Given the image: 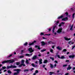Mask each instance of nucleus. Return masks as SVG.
I'll return each instance as SVG.
<instances>
[{
  "label": "nucleus",
  "instance_id": "f257e3e1",
  "mask_svg": "<svg viewBox=\"0 0 75 75\" xmlns=\"http://www.w3.org/2000/svg\"><path fill=\"white\" fill-rule=\"evenodd\" d=\"M54 23H55V24H54L55 26H54V27L53 28V30H52V33H54V30H55V28H57V25H58V23H59V21H54Z\"/></svg>",
  "mask_w": 75,
  "mask_h": 75
},
{
  "label": "nucleus",
  "instance_id": "f03ea898",
  "mask_svg": "<svg viewBox=\"0 0 75 75\" xmlns=\"http://www.w3.org/2000/svg\"><path fill=\"white\" fill-rule=\"evenodd\" d=\"M15 61L14 60H7L3 61L2 62V64H4V63H7L8 62L9 63H13Z\"/></svg>",
  "mask_w": 75,
  "mask_h": 75
},
{
  "label": "nucleus",
  "instance_id": "7ed1b4c3",
  "mask_svg": "<svg viewBox=\"0 0 75 75\" xmlns=\"http://www.w3.org/2000/svg\"><path fill=\"white\" fill-rule=\"evenodd\" d=\"M14 71H17L16 72H15L14 73V75H17V74H19V72L21 71V70L20 69H15L13 70Z\"/></svg>",
  "mask_w": 75,
  "mask_h": 75
},
{
  "label": "nucleus",
  "instance_id": "20e7f679",
  "mask_svg": "<svg viewBox=\"0 0 75 75\" xmlns=\"http://www.w3.org/2000/svg\"><path fill=\"white\" fill-rule=\"evenodd\" d=\"M16 67H16V66H13L12 65H11L10 66H8L7 67V68H8V69L9 68H16Z\"/></svg>",
  "mask_w": 75,
  "mask_h": 75
},
{
  "label": "nucleus",
  "instance_id": "39448f33",
  "mask_svg": "<svg viewBox=\"0 0 75 75\" xmlns=\"http://www.w3.org/2000/svg\"><path fill=\"white\" fill-rule=\"evenodd\" d=\"M62 28H59L58 30L57 31V33H59V34H60L62 33Z\"/></svg>",
  "mask_w": 75,
  "mask_h": 75
},
{
  "label": "nucleus",
  "instance_id": "423d86ee",
  "mask_svg": "<svg viewBox=\"0 0 75 75\" xmlns=\"http://www.w3.org/2000/svg\"><path fill=\"white\" fill-rule=\"evenodd\" d=\"M42 44V46H43V45H46L47 44V42H45L44 41H42L41 42Z\"/></svg>",
  "mask_w": 75,
  "mask_h": 75
},
{
  "label": "nucleus",
  "instance_id": "0eeeda50",
  "mask_svg": "<svg viewBox=\"0 0 75 75\" xmlns=\"http://www.w3.org/2000/svg\"><path fill=\"white\" fill-rule=\"evenodd\" d=\"M28 50L30 53L31 52H33L34 51V50H33L32 47L28 49Z\"/></svg>",
  "mask_w": 75,
  "mask_h": 75
},
{
  "label": "nucleus",
  "instance_id": "6e6552de",
  "mask_svg": "<svg viewBox=\"0 0 75 75\" xmlns=\"http://www.w3.org/2000/svg\"><path fill=\"white\" fill-rule=\"evenodd\" d=\"M35 42H36V41L34 40L33 41V42L32 43H29V45H33V44H34V43H35Z\"/></svg>",
  "mask_w": 75,
  "mask_h": 75
},
{
  "label": "nucleus",
  "instance_id": "1a4fd4ad",
  "mask_svg": "<svg viewBox=\"0 0 75 75\" xmlns=\"http://www.w3.org/2000/svg\"><path fill=\"white\" fill-rule=\"evenodd\" d=\"M68 17H66L65 18H63L62 19V21H67V20H68Z\"/></svg>",
  "mask_w": 75,
  "mask_h": 75
},
{
  "label": "nucleus",
  "instance_id": "9d476101",
  "mask_svg": "<svg viewBox=\"0 0 75 75\" xmlns=\"http://www.w3.org/2000/svg\"><path fill=\"white\" fill-rule=\"evenodd\" d=\"M64 40H67V41H68L69 40H71V38H69L68 39V38H67V37H64Z\"/></svg>",
  "mask_w": 75,
  "mask_h": 75
},
{
  "label": "nucleus",
  "instance_id": "9b49d317",
  "mask_svg": "<svg viewBox=\"0 0 75 75\" xmlns=\"http://www.w3.org/2000/svg\"><path fill=\"white\" fill-rule=\"evenodd\" d=\"M57 48L58 49V50H60L61 51V50H62V47H60L59 46H58L57 47Z\"/></svg>",
  "mask_w": 75,
  "mask_h": 75
},
{
  "label": "nucleus",
  "instance_id": "f8f14e48",
  "mask_svg": "<svg viewBox=\"0 0 75 75\" xmlns=\"http://www.w3.org/2000/svg\"><path fill=\"white\" fill-rule=\"evenodd\" d=\"M70 65H69V67L67 68V71H68V70H70L72 68V67H70Z\"/></svg>",
  "mask_w": 75,
  "mask_h": 75
},
{
  "label": "nucleus",
  "instance_id": "ddd939ff",
  "mask_svg": "<svg viewBox=\"0 0 75 75\" xmlns=\"http://www.w3.org/2000/svg\"><path fill=\"white\" fill-rule=\"evenodd\" d=\"M37 58V56H34L32 58V59L34 60V59H35Z\"/></svg>",
  "mask_w": 75,
  "mask_h": 75
},
{
  "label": "nucleus",
  "instance_id": "4468645a",
  "mask_svg": "<svg viewBox=\"0 0 75 75\" xmlns=\"http://www.w3.org/2000/svg\"><path fill=\"white\" fill-rule=\"evenodd\" d=\"M33 54V53H31V54H30V55L28 54H26L25 55H26V56H28V57H30V56H31V55H32Z\"/></svg>",
  "mask_w": 75,
  "mask_h": 75
},
{
  "label": "nucleus",
  "instance_id": "2eb2a0df",
  "mask_svg": "<svg viewBox=\"0 0 75 75\" xmlns=\"http://www.w3.org/2000/svg\"><path fill=\"white\" fill-rule=\"evenodd\" d=\"M63 24H64V23L61 22L60 23L59 25V26L61 27L62 25H63Z\"/></svg>",
  "mask_w": 75,
  "mask_h": 75
},
{
  "label": "nucleus",
  "instance_id": "dca6fc26",
  "mask_svg": "<svg viewBox=\"0 0 75 75\" xmlns=\"http://www.w3.org/2000/svg\"><path fill=\"white\" fill-rule=\"evenodd\" d=\"M49 74H50V75H52V74H55V73L54 72H49Z\"/></svg>",
  "mask_w": 75,
  "mask_h": 75
},
{
  "label": "nucleus",
  "instance_id": "f3484780",
  "mask_svg": "<svg viewBox=\"0 0 75 75\" xmlns=\"http://www.w3.org/2000/svg\"><path fill=\"white\" fill-rule=\"evenodd\" d=\"M25 62L27 64H29V60L28 59H26Z\"/></svg>",
  "mask_w": 75,
  "mask_h": 75
},
{
  "label": "nucleus",
  "instance_id": "a211bd4d",
  "mask_svg": "<svg viewBox=\"0 0 75 75\" xmlns=\"http://www.w3.org/2000/svg\"><path fill=\"white\" fill-rule=\"evenodd\" d=\"M25 61L24 60H22L21 61V64L23 65L24 64V63Z\"/></svg>",
  "mask_w": 75,
  "mask_h": 75
},
{
  "label": "nucleus",
  "instance_id": "6ab92c4d",
  "mask_svg": "<svg viewBox=\"0 0 75 75\" xmlns=\"http://www.w3.org/2000/svg\"><path fill=\"white\" fill-rule=\"evenodd\" d=\"M39 64H42V59H39Z\"/></svg>",
  "mask_w": 75,
  "mask_h": 75
},
{
  "label": "nucleus",
  "instance_id": "aec40b11",
  "mask_svg": "<svg viewBox=\"0 0 75 75\" xmlns=\"http://www.w3.org/2000/svg\"><path fill=\"white\" fill-rule=\"evenodd\" d=\"M74 57H75V55H70L69 56V58H74Z\"/></svg>",
  "mask_w": 75,
  "mask_h": 75
},
{
  "label": "nucleus",
  "instance_id": "412c9836",
  "mask_svg": "<svg viewBox=\"0 0 75 75\" xmlns=\"http://www.w3.org/2000/svg\"><path fill=\"white\" fill-rule=\"evenodd\" d=\"M37 47H38V50H40V46H38L37 45H36L35 46V48H37Z\"/></svg>",
  "mask_w": 75,
  "mask_h": 75
},
{
  "label": "nucleus",
  "instance_id": "4be33fe9",
  "mask_svg": "<svg viewBox=\"0 0 75 75\" xmlns=\"http://www.w3.org/2000/svg\"><path fill=\"white\" fill-rule=\"evenodd\" d=\"M31 65L33 67H37V65H35L34 64H31Z\"/></svg>",
  "mask_w": 75,
  "mask_h": 75
},
{
  "label": "nucleus",
  "instance_id": "5701e85b",
  "mask_svg": "<svg viewBox=\"0 0 75 75\" xmlns=\"http://www.w3.org/2000/svg\"><path fill=\"white\" fill-rule=\"evenodd\" d=\"M63 16H59V17H58L57 18L58 19H59V18H62V17H63Z\"/></svg>",
  "mask_w": 75,
  "mask_h": 75
},
{
  "label": "nucleus",
  "instance_id": "b1692460",
  "mask_svg": "<svg viewBox=\"0 0 75 75\" xmlns=\"http://www.w3.org/2000/svg\"><path fill=\"white\" fill-rule=\"evenodd\" d=\"M47 62H48V61H47V60H45L44 61L43 63H44V64H45V63H47Z\"/></svg>",
  "mask_w": 75,
  "mask_h": 75
},
{
  "label": "nucleus",
  "instance_id": "393cba45",
  "mask_svg": "<svg viewBox=\"0 0 75 75\" xmlns=\"http://www.w3.org/2000/svg\"><path fill=\"white\" fill-rule=\"evenodd\" d=\"M69 44H70V45H71V44H74V42H69Z\"/></svg>",
  "mask_w": 75,
  "mask_h": 75
},
{
  "label": "nucleus",
  "instance_id": "a878e982",
  "mask_svg": "<svg viewBox=\"0 0 75 75\" xmlns=\"http://www.w3.org/2000/svg\"><path fill=\"white\" fill-rule=\"evenodd\" d=\"M74 25H72V26H71V28H70V30H72V28L73 27V26Z\"/></svg>",
  "mask_w": 75,
  "mask_h": 75
},
{
  "label": "nucleus",
  "instance_id": "bb28decb",
  "mask_svg": "<svg viewBox=\"0 0 75 75\" xmlns=\"http://www.w3.org/2000/svg\"><path fill=\"white\" fill-rule=\"evenodd\" d=\"M61 59H64L65 58V57H64V56H62L60 58Z\"/></svg>",
  "mask_w": 75,
  "mask_h": 75
},
{
  "label": "nucleus",
  "instance_id": "cd10ccee",
  "mask_svg": "<svg viewBox=\"0 0 75 75\" xmlns=\"http://www.w3.org/2000/svg\"><path fill=\"white\" fill-rule=\"evenodd\" d=\"M50 65L51 68H53L54 67L53 66V65H52V64H50Z\"/></svg>",
  "mask_w": 75,
  "mask_h": 75
},
{
  "label": "nucleus",
  "instance_id": "c85d7f7f",
  "mask_svg": "<svg viewBox=\"0 0 75 75\" xmlns=\"http://www.w3.org/2000/svg\"><path fill=\"white\" fill-rule=\"evenodd\" d=\"M50 51L52 53H53V50L52 49H50Z\"/></svg>",
  "mask_w": 75,
  "mask_h": 75
},
{
  "label": "nucleus",
  "instance_id": "c756f323",
  "mask_svg": "<svg viewBox=\"0 0 75 75\" xmlns=\"http://www.w3.org/2000/svg\"><path fill=\"white\" fill-rule=\"evenodd\" d=\"M2 69H6V67H2Z\"/></svg>",
  "mask_w": 75,
  "mask_h": 75
},
{
  "label": "nucleus",
  "instance_id": "7c9ffc66",
  "mask_svg": "<svg viewBox=\"0 0 75 75\" xmlns=\"http://www.w3.org/2000/svg\"><path fill=\"white\" fill-rule=\"evenodd\" d=\"M46 51V49H44V50H41V52H44V51Z\"/></svg>",
  "mask_w": 75,
  "mask_h": 75
},
{
  "label": "nucleus",
  "instance_id": "2f4dec72",
  "mask_svg": "<svg viewBox=\"0 0 75 75\" xmlns=\"http://www.w3.org/2000/svg\"><path fill=\"white\" fill-rule=\"evenodd\" d=\"M19 58H24V56H20Z\"/></svg>",
  "mask_w": 75,
  "mask_h": 75
},
{
  "label": "nucleus",
  "instance_id": "473e14b6",
  "mask_svg": "<svg viewBox=\"0 0 75 75\" xmlns=\"http://www.w3.org/2000/svg\"><path fill=\"white\" fill-rule=\"evenodd\" d=\"M50 59H52V61H54V57H50Z\"/></svg>",
  "mask_w": 75,
  "mask_h": 75
},
{
  "label": "nucleus",
  "instance_id": "72a5a7b5",
  "mask_svg": "<svg viewBox=\"0 0 75 75\" xmlns=\"http://www.w3.org/2000/svg\"><path fill=\"white\" fill-rule=\"evenodd\" d=\"M38 70H36L35 71V73L38 74Z\"/></svg>",
  "mask_w": 75,
  "mask_h": 75
},
{
  "label": "nucleus",
  "instance_id": "f704fd0d",
  "mask_svg": "<svg viewBox=\"0 0 75 75\" xmlns=\"http://www.w3.org/2000/svg\"><path fill=\"white\" fill-rule=\"evenodd\" d=\"M52 27L48 29V30L49 31H50L51 30V29H52Z\"/></svg>",
  "mask_w": 75,
  "mask_h": 75
},
{
  "label": "nucleus",
  "instance_id": "c9c22d12",
  "mask_svg": "<svg viewBox=\"0 0 75 75\" xmlns=\"http://www.w3.org/2000/svg\"><path fill=\"white\" fill-rule=\"evenodd\" d=\"M8 74H11V72L10 70H8Z\"/></svg>",
  "mask_w": 75,
  "mask_h": 75
},
{
  "label": "nucleus",
  "instance_id": "e433bc0d",
  "mask_svg": "<svg viewBox=\"0 0 75 75\" xmlns=\"http://www.w3.org/2000/svg\"><path fill=\"white\" fill-rule=\"evenodd\" d=\"M16 64L17 65H18L20 64V62H17L16 63Z\"/></svg>",
  "mask_w": 75,
  "mask_h": 75
},
{
  "label": "nucleus",
  "instance_id": "4c0bfd02",
  "mask_svg": "<svg viewBox=\"0 0 75 75\" xmlns=\"http://www.w3.org/2000/svg\"><path fill=\"white\" fill-rule=\"evenodd\" d=\"M68 12H66L65 13V14H64V16L66 15V16H68Z\"/></svg>",
  "mask_w": 75,
  "mask_h": 75
},
{
  "label": "nucleus",
  "instance_id": "58836bf2",
  "mask_svg": "<svg viewBox=\"0 0 75 75\" xmlns=\"http://www.w3.org/2000/svg\"><path fill=\"white\" fill-rule=\"evenodd\" d=\"M67 64H64V65H63V67H67Z\"/></svg>",
  "mask_w": 75,
  "mask_h": 75
},
{
  "label": "nucleus",
  "instance_id": "ea45409f",
  "mask_svg": "<svg viewBox=\"0 0 75 75\" xmlns=\"http://www.w3.org/2000/svg\"><path fill=\"white\" fill-rule=\"evenodd\" d=\"M24 45L25 46V45H27V42H26L24 44Z\"/></svg>",
  "mask_w": 75,
  "mask_h": 75
},
{
  "label": "nucleus",
  "instance_id": "a19ab883",
  "mask_svg": "<svg viewBox=\"0 0 75 75\" xmlns=\"http://www.w3.org/2000/svg\"><path fill=\"white\" fill-rule=\"evenodd\" d=\"M11 56H12V54H10V55L9 56H8L7 58H10V57H11Z\"/></svg>",
  "mask_w": 75,
  "mask_h": 75
},
{
  "label": "nucleus",
  "instance_id": "79ce46f5",
  "mask_svg": "<svg viewBox=\"0 0 75 75\" xmlns=\"http://www.w3.org/2000/svg\"><path fill=\"white\" fill-rule=\"evenodd\" d=\"M74 16H75V13H73L72 14V17H73V18H74Z\"/></svg>",
  "mask_w": 75,
  "mask_h": 75
},
{
  "label": "nucleus",
  "instance_id": "37998d69",
  "mask_svg": "<svg viewBox=\"0 0 75 75\" xmlns=\"http://www.w3.org/2000/svg\"><path fill=\"white\" fill-rule=\"evenodd\" d=\"M63 52H66L67 51V50L66 49H64L63 50Z\"/></svg>",
  "mask_w": 75,
  "mask_h": 75
},
{
  "label": "nucleus",
  "instance_id": "c03bdc74",
  "mask_svg": "<svg viewBox=\"0 0 75 75\" xmlns=\"http://www.w3.org/2000/svg\"><path fill=\"white\" fill-rule=\"evenodd\" d=\"M51 34H45V35H47L48 36H49V35H50Z\"/></svg>",
  "mask_w": 75,
  "mask_h": 75
},
{
  "label": "nucleus",
  "instance_id": "a18cd8bd",
  "mask_svg": "<svg viewBox=\"0 0 75 75\" xmlns=\"http://www.w3.org/2000/svg\"><path fill=\"white\" fill-rule=\"evenodd\" d=\"M27 71H28V70H27V69H26V70H24V72H27Z\"/></svg>",
  "mask_w": 75,
  "mask_h": 75
},
{
  "label": "nucleus",
  "instance_id": "49530a36",
  "mask_svg": "<svg viewBox=\"0 0 75 75\" xmlns=\"http://www.w3.org/2000/svg\"><path fill=\"white\" fill-rule=\"evenodd\" d=\"M75 45H74L72 47V50H73V49H74V48H75Z\"/></svg>",
  "mask_w": 75,
  "mask_h": 75
},
{
  "label": "nucleus",
  "instance_id": "de8ad7c7",
  "mask_svg": "<svg viewBox=\"0 0 75 75\" xmlns=\"http://www.w3.org/2000/svg\"><path fill=\"white\" fill-rule=\"evenodd\" d=\"M22 65H23V64H21V65H19V67H21Z\"/></svg>",
  "mask_w": 75,
  "mask_h": 75
},
{
  "label": "nucleus",
  "instance_id": "09e8293b",
  "mask_svg": "<svg viewBox=\"0 0 75 75\" xmlns=\"http://www.w3.org/2000/svg\"><path fill=\"white\" fill-rule=\"evenodd\" d=\"M54 62H55V63H57V64L58 63V62L57 60L55 61Z\"/></svg>",
  "mask_w": 75,
  "mask_h": 75
},
{
  "label": "nucleus",
  "instance_id": "8fccbe9b",
  "mask_svg": "<svg viewBox=\"0 0 75 75\" xmlns=\"http://www.w3.org/2000/svg\"><path fill=\"white\" fill-rule=\"evenodd\" d=\"M24 50H21V53H22V52H24Z\"/></svg>",
  "mask_w": 75,
  "mask_h": 75
},
{
  "label": "nucleus",
  "instance_id": "3c124183",
  "mask_svg": "<svg viewBox=\"0 0 75 75\" xmlns=\"http://www.w3.org/2000/svg\"><path fill=\"white\" fill-rule=\"evenodd\" d=\"M57 57L58 58H60V56H59V55H58Z\"/></svg>",
  "mask_w": 75,
  "mask_h": 75
},
{
  "label": "nucleus",
  "instance_id": "603ef678",
  "mask_svg": "<svg viewBox=\"0 0 75 75\" xmlns=\"http://www.w3.org/2000/svg\"><path fill=\"white\" fill-rule=\"evenodd\" d=\"M73 70H75V67H73L72 68Z\"/></svg>",
  "mask_w": 75,
  "mask_h": 75
},
{
  "label": "nucleus",
  "instance_id": "864d4df0",
  "mask_svg": "<svg viewBox=\"0 0 75 75\" xmlns=\"http://www.w3.org/2000/svg\"><path fill=\"white\" fill-rule=\"evenodd\" d=\"M40 35H44V33H40Z\"/></svg>",
  "mask_w": 75,
  "mask_h": 75
},
{
  "label": "nucleus",
  "instance_id": "5fc2aeb1",
  "mask_svg": "<svg viewBox=\"0 0 75 75\" xmlns=\"http://www.w3.org/2000/svg\"><path fill=\"white\" fill-rule=\"evenodd\" d=\"M34 68H33L32 69H31V71H33V70H34Z\"/></svg>",
  "mask_w": 75,
  "mask_h": 75
},
{
  "label": "nucleus",
  "instance_id": "6e6d98bb",
  "mask_svg": "<svg viewBox=\"0 0 75 75\" xmlns=\"http://www.w3.org/2000/svg\"><path fill=\"white\" fill-rule=\"evenodd\" d=\"M56 66H57V64H55L54 65V67H56Z\"/></svg>",
  "mask_w": 75,
  "mask_h": 75
},
{
  "label": "nucleus",
  "instance_id": "4d7b16f0",
  "mask_svg": "<svg viewBox=\"0 0 75 75\" xmlns=\"http://www.w3.org/2000/svg\"><path fill=\"white\" fill-rule=\"evenodd\" d=\"M68 74H69V73H67L65 74V75H68Z\"/></svg>",
  "mask_w": 75,
  "mask_h": 75
},
{
  "label": "nucleus",
  "instance_id": "13d9d810",
  "mask_svg": "<svg viewBox=\"0 0 75 75\" xmlns=\"http://www.w3.org/2000/svg\"><path fill=\"white\" fill-rule=\"evenodd\" d=\"M43 38L44 40H45V39H47L46 38H45L44 37H43Z\"/></svg>",
  "mask_w": 75,
  "mask_h": 75
},
{
  "label": "nucleus",
  "instance_id": "bf43d9fd",
  "mask_svg": "<svg viewBox=\"0 0 75 75\" xmlns=\"http://www.w3.org/2000/svg\"><path fill=\"white\" fill-rule=\"evenodd\" d=\"M22 65H23V67H25V65L24 64Z\"/></svg>",
  "mask_w": 75,
  "mask_h": 75
},
{
  "label": "nucleus",
  "instance_id": "052dcab7",
  "mask_svg": "<svg viewBox=\"0 0 75 75\" xmlns=\"http://www.w3.org/2000/svg\"><path fill=\"white\" fill-rule=\"evenodd\" d=\"M36 75V73H34L33 74V75Z\"/></svg>",
  "mask_w": 75,
  "mask_h": 75
},
{
  "label": "nucleus",
  "instance_id": "680f3d73",
  "mask_svg": "<svg viewBox=\"0 0 75 75\" xmlns=\"http://www.w3.org/2000/svg\"><path fill=\"white\" fill-rule=\"evenodd\" d=\"M52 48H54V46H52Z\"/></svg>",
  "mask_w": 75,
  "mask_h": 75
},
{
  "label": "nucleus",
  "instance_id": "e2e57ef3",
  "mask_svg": "<svg viewBox=\"0 0 75 75\" xmlns=\"http://www.w3.org/2000/svg\"><path fill=\"white\" fill-rule=\"evenodd\" d=\"M57 73H59V70H58L57 71Z\"/></svg>",
  "mask_w": 75,
  "mask_h": 75
},
{
  "label": "nucleus",
  "instance_id": "0e129e2a",
  "mask_svg": "<svg viewBox=\"0 0 75 75\" xmlns=\"http://www.w3.org/2000/svg\"><path fill=\"white\" fill-rule=\"evenodd\" d=\"M35 63L36 64H37V63H38V62H37V61H36L35 62Z\"/></svg>",
  "mask_w": 75,
  "mask_h": 75
},
{
  "label": "nucleus",
  "instance_id": "69168bd1",
  "mask_svg": "<svg viewBox=\"0 0 75 75\" xmlns=\"http://www.w3.org/2000/svg\"><path fill=\"white\" fill-rule=\"evenodd\" d=\"M39 57H41V54H39L38 55Z\"/></svg>",
  "mask_w": 75,
  "mask_h": 75
},
{
  "label": "nucleus",
  "instance_id": "338daca9",
  "mask_svg": "<svg viewBox=\"0 0 75 75\" xmlns=\"http://www.w3.org/2000/svg\"><path fill=\"white\" fill-rule=\"evenodd\" d=\"M7 71L6 70H4V72H6V71Z\"/></svg>",
  "mask_w": 75,
  "mask_h": 75
},
{
  "label": "nucleus",
  "instance_id": "774afa93",
  "mask_svg": "<svg viewBox=\"0 0 75 75\" xmlns=\"http://www.w3.org/2000/svg\"><path fill=\"white\" fill-rule=\"evenodd\" d=\"M66 62H69V60H66Z\"/></svg>",
  "mask_w": 75,
  "mask_h": 75
}]
</instances>
